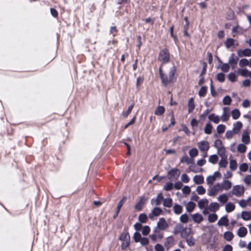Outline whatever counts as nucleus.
<instances>
[{
    "label": "nucleus",
    "instance_id": "obj_40",
    "mask_svg": "<svg viewBox=\"0 0 251 251\" xmlns=\"http://www.w3.org/2000/svg\"><path fill=\"white\" fill-rule=\"evenodd\" d=\"M217 150L218 154L222 157V158H226V154L225 152V149L224 148V147L217 149Z\"/></svg>",
    "mask_w": 251,
    "mask_h": 251
},
{
    "label": "nucleus",
    "instance_id": "obj_57",
    "mask_svg": "<svg viewBox=\"0 0 251 251\" xmlns=\"http://www.w3.org/2000/svg\"><path fill=\"white\" fill-rule=\"evenodd\" d=\"M244 183L247 185H250L251 184V176L250 175L246 176L244 178Z\"/></svg>",
    "mask_w": 251,
    "mask_h": 251
},
{
    "label": "nucleus",
    "instance_id": "obj_24",
    "mask_svg": "<svg viewBox=\"0 0 251 251\" xmlns=\"http://www.w3.org/2000/svg\"><path fill=\"white\" fill-rule=\"evenodd\" d=\"M208 200L206 199L201 200L198 202V206L200 209L205 208L208 204Z\"/></svg>",
    "mask_w": 251,
    "mask_h": 251
},
{
    "label": "nucleus",
    "instance_id": "obj_53",
    "mask_svg": "<svg viewBox=\"0 0 251 251\" xmlns=\"http://www.w3.org/2000/svg\"><path fill=\"white\" fill-rule=\"evenodd\" d=\"M237 166V162L234 160H231L229 162V168L232 170H235Z\"/></svg>",
    "mask_w": 251,
    "mask_h": 251
},
{
    "label": "nucleus",
    "instance_id": "obj_54",
    "mask_svg": "<svg viewBox=\"0 0 251 251\" xmlns=\"http://www.w3.org/2000/svg\"><path fill=\"white\" fill-rule=\"evenodd\" d=\"M226 129V126L224 125H220L217 127V131L219 134L223 133Z\"/></svg>",
    "mask_w": 251,
    "mask_h": 251
},
{
    "label": "nucleus",
    "instance_id": "obj_51",
    "mask_svg": "<svg viewBox=\"0 0 251 251\" xmlns=\"http://www.w3.org/2000/svg\"><path fill=\"white\" fill-rule=\"evenodd\" d=\"M226 158H223L221 159L219 163V165L220 167H223V168H226L227 164V161L226 159Z\"/></svg>",
    "mask_w": 251,
    "mask_h": 251
},
{
    "label": "nucleus",
    "instance_id": "obj_63",
    "mask_svg": "<svg viewBox=\"0 0 251 251\" xmlns=\"http://www.w3.org/2000/svg\"><path fill=\"white\" fill-rule=\"evenodd\" d=\"M234 134V132L233 130H228L226 132L225 136L227 139H230Z\"/></svg>",
    "mask_w": 251,
    "mask_h": 251
},
{
    "label": "nucleus",
    "instance_id": "obj_8",
    "mask_svg": "<svg viewBox=\"0 0 251 251\" xmlns=\"http://www.w3.org/2000/svg\"><path fill=\"white\" fill-rule=\"evenodd\" d=\"M221 177V174L219 172H216L212 175L206 177L207 184L208 185H212L217 178H220Z\"/></svg>",
    "mask_w": 251,
    "mask_h": 251
},
{
    "label": "nucleus",
    "instance_id": "obj_61",
    "mask_svg": "<svg viewBox=\"0 0 251 251\" xmlns=\"http://www.w3.org/2000/svg\"><path fill=\"white\" fill-rule=\"evenodd\" d=\"M186 242L188 246H192L195 244V240L194 237L191 236L190 238L186 239Z\"/></svg>",
    "mask_w": 251,
    "mask_h": 251
},
{
    "label": "nucleus",
    "instance_id": "obj_46",
    "mask_svg": "<svg viewBox=\"0 0 251 251\" xmlns=\"http://www.w3.org/2000/svg\"><path fill=\"white\" fill-rule=\"evenodd\" d=\"M188 216L186 214H182L180 217V221L182 223H187L188 222Z\"/></svg>",
    "mask_w": 251,
    "mask_h": 251
},
{
    "label": "nucleus",
    "instance_id": "obj_18",
    "mask_svg": "<svg viewBox=\"0 0 251 251\" xmlns=\"http://www.w3.org/2000/svg\"><path fill=\"white\" fill-rule=\"evenodd\" d=\"M241 217L244 221H250L251 220V211H244L241 213Z\"/></svg>",
    "mask_w": 251,
    "mask_h": 251
},
{
    "label": "nucleus",
    "instance_id": "obj_28",
    "mask_svg": "<svg viewBox=\"0 0 251 251\" xmlns=\"http://www.w3.org/2000/svg\"><path fill=\"white\" fill-rule=\"evenodd\" d=\"M219 204L216 202H211L209 206L210 210L213 212H215L219 210Z\"/></svg>",
    "mask_w": 251,
    "mask_h": 251
},
{
    "label": "nucleus",
    "instance_id": "obj_6",
    "mask_svg": "<svg viewBox=\"0 0 251 251\" xmlns=\"http://www.w3.org/2000/svg\"><path fill=\"white\" fill-rule=\"evenodd\" d=\"M120 240L122 242V248L123 249H126L130 243V237L128 233H122L119 238Z\"/></svg>",
    "mask_w": 251,
    "mask_h": 251
},
{
    "label": "nucleus",
    "instance_id": "obj_27",
    "mask_svg": "<svg viewBox=\"0 0 251 251\" xmlns=\"http://www.w3.org/2000/svg\"><path fill=\"white\" fill-rule=\"evenodd\" d=\"M233 234L230 231H226L224 233L223 237L227 241H230L233 238Z\"/></svg>",
    "mask_w": 251,
    "mask_h": 251
},
{
    "label": "nucleus",
    "instance_id": "obj_50",
    "mask_svg": "<svg viewBox=\"0 0 251 251\" xmlns=\"http://www.w3.org/2000/svg\"><path fill=\"white\" fill-rule=\"evenodd\" d=\"M214 147L217 148V149H221L223 148L224 147L222 145V142L220 139H217L215 140L214 142Z\"/></svg>",
    "mask_w": 251,
    "mask_h": 251
},
{
    "label": "nucleus",
    "instance_id": "obj_19",
    "mask_svg": "<svg viewBox=\"0 0 251 251\" xmlns=\"http://www.w3.org/2000/svg\"><path fill=\"white\" fill-rule=\"evenodd\" d=\"M243 126V124L241 122L237 121L233 125V130L234 133L238 134L240 132L241 129Z\"/></svg>",
    "mask_w": 251,
    "mask_h": 251
},
{
    "label": "nucleus",
    "instance_id": "obj_39",
    "mask_svg": "<svg viewBox=\"0 0 251 251\" xmlns=\"http://www.w3.org/2000/svg\"><path fill=\"white\" fill-rule=\"evenodd\" d=\"M189 154L191 157H194L198 155V151L196 148H193L189 151Z\"/></svg>",
    "mask_w": 251,
    "mask_h": 251
},
{
    "label": "nucleus",
    "instance_id": "obj_55",
    "mask_svg": "<svg viewBox=\"0 0 251 251\" xmlns=\"http://www.w3.org/2000/svg\"><path fill=\"white\" fill-rule=\"evenodd\" d=\"M248 165L247 163H243L240 165L239 170L242 172H245L248 170Z\"/></svg>",
    "mask_w": 251,
    "mask_h": 251
},
{
    "label": "nucleus",
    "instance_id": "obj_7",
    "mask_svg": "<svg viewBox=\"0 0 251 251\" xmlns=\"http://www.w3.org/2000/svg\"><path fill=\"white\" fill-rule=\"evenodd\" d=\"M197 146L199 150L204 153H206L209 149L210 146L208 142L202 140L197 143Z\"/></svg>",
    "mask_w": 251,
    "mask_h": 251
},
{
    "label": "nucleus",
    "instance_id": "obj_33",
    "mask_svg": "<svg viewBox=\"0 0 251 251\" xmlns=\"http://www.w3.org/2000/svg\"><path fill=\"white\" fill-rule=\"evenodd\" d=\"M195 107L194 100L193 98H190L188 103V112L191 113L194 109Z\"/></svg>",
    "mask_w": 251,
    "mask_h": 251
},
{
    "label": "nucleus",
    "instance_id": "obj_62",
    "mask_svg": "<svg viewBox=\"0 0 251 251\" xmlns=\"http://www.w3.org/2000/svg\"><path fill=\"white\" fill-rule=\"evenodd\" d=\"M216 77H217V80L221 82H224L225 79L224 74H223V73H218Z\"/></svg>",
    "mask_w": 251,
    "mask_h": 251
},
{
    "label": "nucleus",
    "instance_id": "obj_15",
    "mask_svg": "<svg viewBox=\"0 0 251 251\" xmlns=\"http://www.w3.org/2000/svg\"><path fill=\"white\" fill-rule=\"evenodd\" d=\"M237 54L239 57L251 56V50L250 49H245L244 50H240L237 51Z\"/></svg>",
    "mask_w": 251,
    "mask_h": 251
},
{
    "label": "nucleus",
    "instance_id": "obj_64",
    "mask_svg": "<svg viewBox=\"0 0 251 251\" xmlns=\"http://www.w3.org/2000/svg\"><path fill=\"white\" fill-rule=\"evenodd\" d=\"M155 251H165V249L162 245L160 244H157L154 246Z\"/></svg>",
    "mask_w": 251,
    "mask_h": 251
},
{
    "label": "nucleus",
    "instance_id": "obj_1",
    "mask_svg": "<svg viewBox=\"0 0 251 251\" xmlns=\"http://www.w3.org/2000/svg\"><path fill=\"white\" fill-rule=\"evenodd\" d=\"M176 71V68L173 66L170 68L168 72L163 74L162 67H160L159 69V75L163 85H166L169 83L172 82Z\"/></svg>",
    "mask_w": 251,
    "mask_h": 251
},
{
    "label": "nucleus",
    "instance_id": "obj_42",
    "mask_svg": "<svg viewBox=\"0 0 251 251\" xmlns=\"http://www.w3.org/2000/svg\"><path fill=\"white\" fill-rule=\"evenodd\" d=\"M197 192L201 195H204L206 192L205 188L202 186H199L196 188Z\"/></svg>",
    "mask_w": 251,
    "mask_h": 251
},
{
    "label": "nucleus",
    "instance_id": "obj_5",
    "mask_svg": "<svg viewBox=\"0 0 251 251\" xmlns=\"http://www.w3.org/2000/svg\"><path fill=\"white\" fill-rule=\"evenodd\" d=\"M245 192V187L242 185H235L233 186L231 194L237 197H242Z\"/></svg>",
    "mask_w": 251,
    "mask_h": 251
},
{
    "label": "nucleus",
    "instance_id": "obj_20",
    "mask_svg": "<svg viewBox=\"0 0 251 251\" xmlns=\"http://www.w3.org/2000/svg\"><path fill=\"white\" fill-rule=\"evenodd\" d=\"M247 229L244 226L239 227L237 232L238 236L241 238L245 237L247 235Z\"/></svg>",
    "mask_w": 251,
    "mask_h": 251
},
{
    "label": "nucleus",
    "instance_id": "obj_9",
    "mask_svg": "<svg viewBox=\"0 0 251 251\" xmlns=\"http://www.w3.org/2000/svg\"><path fill=\"white\" fill-rule=\"evenodd\" d=\"M238 205L244 208L247 206H251V197H248L247 199H241L238 201Z\"/></svg>",
    "mask_w": 251,
    "mask_h": 251
},
{
    "label": "nucleus",
    "instance_id": "obj_11",
    "mask_svg": "<svg viewBox=\"0 0 251 251\" xmlns=\"http://www.w3.org/2000/svg\"><path fill=\"white\" fill-rule=\"evenodd\" d=\"M241 141L243 143L245 144H249L251 142L250 132L247 130L243 131L242 136H241Z\"/></svg>",
    "mask_w": 251,
    "mask_h": 251
},
{
    "label": "nucleus",
    "instance_id": "obj_60",
    "mask_svg": "<svg viewBox=\"0 0 251 251\" xmlns=\"http://www.w3.org/2000/svg\"><path fill=\"white\" fill-rule=\"evenodd\" d=\"M141 235L139 232H135L133 235V239L136 242H139L141 238Z\"/></svg>",
    "mask_w": 251,
    "mask_h": 251
},
{
    "label": "nucleus",
    "instance_id": "obj_3",
    "mask_svg": "<svg viewBox=\"0 0 251 251\" xmlns=\"http://www.w3.org/2000/svg\"><path fill=\"white\" fill-rule=\"evenodd\" d=\"M170 53L167 49L161 50L159 54L158 60L162 63H167L170 60Z\"/></svg>",
    "mask_w": 251,
    "mask_h": 251
},
{
    "label": "nucleus",
    "instance_id": "obj_35",
    "mask_svg": "<svg viewBox=\"0 0 251 251\" xmlns=\"http://www.w3.org/2000/svg\"><path fill=\"white\" fill-rule=\"evenodd\" d=\"M231 116H232V118L233 119L236 120L238 118H239V117H240V112L239 111V110H238L237 109H234L232 111V112H231Z\"/></svg>",
    "mask_w": 251,
    "mask_h": 251
},
{
    "label": "nucleus",
    "instance_id": "obj_14",
    "mask_svg": "<svg viewBox=\"0 0 251 251\" xmlns=\"http://www.w3.org/2000/svg\"><path fill=\"white\" fill-rule=\"evenodd\" d=\"M179 175V171L177 169H174L168 173V177L170 179H176Z\"/></svg>",
    "mask_w": 251,
    "mask_h": 251
},
{
    "label": "nucleus",
    "instance_id": "obj_23",
    "mask_svg": "<svg viewBox=\"0 0 251 251\" xmlns=\"http://www.w3.org/2000/svg\"><path fill=\"white\" fill-rule=\"evenodd\" d=\"M246 145L247 144L243 143L238 144L237 147V152L240 153H244L246 151L247 149Z\"/></svg>",
    "mask_w": 251,
    "mask_h": 251
},
{
    "label": "nucleus",
    "instance_id": "obj_32",
    "mask_svg": "<svg viewBox=\"0 0 251 251\" xmlns=\"http://www.w3.org/2000/svg\"><path fill=\"white\" fill-rule=\"evenodd\" d=\"M208 119L211 121L214 122L215 124H218L220 121V118L219 116H216L214 114H211L209 115Z\"/></svg>",
    "mask_w": 251,
    "mask_h": 251
},
{
    "label": "nucleus",
    "instance_id": "obj_21",
    "mask_svg": "<svg viewBox=\"0 0 251 251\" xmlns=\"http://www.w3.org/2000/svg\"><path fill=\"white\" fill-rule=\"evenodd\" d=\"M235 209V205L233 202H229L225 205V210L227 213L232 212Z\"/></svg>",
    "mask_w": 251,
    "mask_h": 251
},
{
    "label": "nucleus",
    "instance_id": "obj_47",
    "mask_svg": "<svg viewBox=\"0 0 251 251\" xmlns=\"http://www.w3.org/2000/svg\"><path fill=\"white\" fill-rule=\"evenodd\" d=\"M231 101V99L229 96L225 97L223 100L224 105H229Z\"/></svg>",
    "mask_w": 251,
    "mask_h": 251
},
{
    "label": "nucleus",
    "instance_id": "obj_25",
    "mask_svg": "<svg viewBox=\"0 0 251 251\" xmlns=\"http://www.w3.org/2000/svg\"><path fill=\"white\" fill-rule=\"evenodd\" d=\"M194 182L197 184H201L204 182V178L202 176L196 175L193 177Z\"/></svg>",
    "mask_w": 251,
    "mask_h": 251
},
{
    "label": "nucleus",
    "instance_id": "obj_59",
    "mask_svg": "<svg viewBox=\"0 0 251 251\" xmlns=\"http://www.w3.org/2000/svg\"><path fill=\"white\" fill-rule=\"evenodd\" d=\"M221 70L224 72H227L229 70V65L228 63H224L221 67Z\"/></svg>",
    "mask_w": 251,
    "mask_h": 251
},
{
    "label": "nucleus",
    "instance_id": "obj_26",
    "mask_svg": "<svg viewBox=\"0 0 251 251\" xmlns=\"http://www.w3.org/2000/svg\"><path fill=\"white\" fill-rule=\"evenodd\" d=\"M217 200L220 202L225 204L227 201L228 198L226 194H223L218 196Z\"/></svg>",
    "mask_w": 251,
    "mask_h": 251
},
{
    "label": "nucleus",
    "instance_id": "obj_13",
    "mask_svg": "<svg viewBox=\"0 0 251 251\" xmlns=\"http://www.w3.org/2000/svg\"><path fill=\"white\" fill-rule=\"evenodd\" d=\"M221 187L222 191L223 190L228 191L232 187V182L227 179H224L221 184Z\"/></svg>",
    "mask_w": 251,
    "mask_h": 251
},
{
    "label": "nucleus",
    "instance_id": "obj_38",
    "mask_svg": "<svg viewBox=\"0 0 251 251\" xmlns=\"http://www.w3.org/2000/svg\"><path fill=\"white\" fill-rule=\"evenodd\" d=\"M163 205L165 207H170L172 205V200L168 198L164 200Z\"/></svg>",
    "mask_w": 251,
    "mask_h": 251
},
{
    "label": "nucleus",
    "instance_id": "obj_45",
    "mask_svg": "<svg viewBox=\"0 0 251 251\" xmlns=\"http://www.w3.org/2000/svg\"><path fill=\"white\" fill-rule=\"evenodd\" d=\"M150 230V227L148 226H145L142 228V234L143 235H147L149 234Z\"/></svg>",
    "mask_w": 251,
    "mask_h": 251
},
{
    "label": "nucleus",
    "instance_id": "obj_4",
    "mask_svg": "<svg viewBox=\"0 0 251 251\" xmlns=\"http://www.w3.org/2000/svg\"><path fill=\"white\" fill-rule=\"evenodd\" d=\"M222 191L221 183H218L208 188L207 195L210 197H214L217 194Z\"/></svg>",
    "mask_w": 251,
    "mask_h": 251
},
{
    "label": "nucleus",
    "instance_id": "obj_43",
    "mask_svg": "<svg viewBox=\"0 0 251 251\" xmlns=\"http://www.w3.org/2000/svg\"><path fill=\"white\" fill-rule=\"evenodd\" d=\"M218 160V157L217 155H210L208 159L209 162L212 164L216 163Z\"/></svg>",
    "mask_w": 251,
    "mask_h": 251
},
{
    "label": "nucleus",
    "instance_id": "obj_37",
    "mask_svg": "<svg viewBox=\"0 0 251 251\" xmlns=\"http://www.w3.org/2000/svg\"><path fill=\"white\" fill-rule=\"evenodd\" d=\"M218 219V216L215 213L210 214L208 216V220L210 223L215 222Z\"/></svg>",
    "mask_w": 251,
    "mask_h": 251
},
{
    "label": "nucleus",
    "instance_id": "obj_41",
    "mask_svg": "<svg viewBox=\"0 0 251 251\" xmlns=\"http://www.w3.org/2000/svg\"><path fill=\"white\" fill-rule=\"evenodd\" d=\"M126 198V197H124L122 199L118 202L117 207V214L119 213L120 210L121 208L123 206V204L125 203Z\"/></svg>",
    "mask_w": 251,
    "mask_h": 251
},
{
    "label": "nucleus",
    "instance_id": "obj_31",
    "mask_svg": "<svg viewBox=\"0 0 251 251\" xmlns=\"http://www.w3.org/2000/svg\"><path fill=\"white\" fill-rule=\"evenodd\" d=\"M195 207L196 204L192 201L188 202L186 204V210L188 212H191L195 209Z\"/></svg>",
    "mask_w": 251,
    "mask_h": 251
},
{
    "label": "nucleus",
    "instance_id": "obj_30",
    "mask_svg": "<svg viewBox=\"0 0 251 251\" xmlns=\"http://www.w3.org/2000/svg\"><path fill=\"white\" fill-rule=\"evenodd\" d=\"M165 108L162 106H158L154 111V114L157 116H160L164 114Z\"/></svg>",
    "mask_w": 251,
    "mask_h": 251
},
{
    "label": "nucleus",
    "instance_id": "obj_10",
    "mask_svg": "<svg viewBox=\"0 0 251 251\" xmlns=\"http://www.w3.org/2000/svg\"><path fill=\"white\" fill-rule=\"evenodd\" d=\"M157 227L160 230H165L168 226L169 225L163 218H160L157 223Z\"/></svg>",
    "mask_w": 251,
    "mask_h": 251
},
{
    "label": "nucleus",
    "instance_id": "obj_34",
    "mask_svg": "<svg viewBox=\"0 0 251 251\" xmlns=\"http://www.w3.org/2000/svg\"><path fill=\"white\" fill-rule=\"evenodd\" d=\"M250 59L248 60L246 58L241 59L239 62V65L241 67H244L247 66H249Z\"/></svg>",
    "mask_w": 251,
    "mask_h": 251
},
{
    "label": "nucleus",
    "instance_id": "obj_49",
    "mask_svg": "<svg viewBox=\"0 0 251 251\" xmlns=\"http://www.w3.org/2000/svg\"><path fill=\"white\" fill-rule=\"evenodd\" d=\"M228 78L231 82H235L236 81L237 76L235 74L230 73L228 75Z\"/></svg>",
    "mask_w": 251,
    "mask_h": 251
},
{
    "label": "nucleus",
    "instance_id": "obj_44",
    "mask_svg": "<svg viewBox=\"0 0 251 251\" xmlns=\"http://www.w3.org/2000/svg\"><path fill=\"white\" fill-rule=\"evenodd\" d=\"M138 220L141 223H145L147 222L148 218L145 214H141L139 216Z\"/></svg>",
    "mask_w": 251,
    "mask_h": 251
},
{
    "label": "nucleus",
    "instance_id": "obj_2",
    "mask_svg": "<svg viewBox=\"0 0 251 251\" xmlns=\"http://www.w3.org/2000/svg\"><path fill=\"white\" fill-rule=\"evenodd\" d=\"M175 234L180 233L182 238H187L192 233V227H184L183 225L180 224H177L176 225L174 229Z\"/></svg>",
    "mask_w": 251,
    "mask_h": 251
},
{
    "label": "nucleus",
    "instance_id": "obj_58",
    "mask_svg": "<svg viewBox=\"0 0 251 251\" xmlns=\"http://www.w3.org/2000/svg\"><path fill=\"white\" fill-rule=\"evenodd\" d=\"M237 59L233 57V54H232L229 58L228 60V64H230L231 65H235L237 64Z\"/></svg>",
    "mask_w": 251,
    "mask_h": 251
},
{
    "label": "nucleus",
    "instance_id": "obj_16",
    "mask_svg": "<svg viewBox=\"0 0 251 251\" xmlns=\"http://www.w3.org/2000/svg\"><path fill=\"white\" fill-rule=\"evenodd\" d=\"M237 73L243 77L249 76L251 78V71H249L247 69H238Z\"/></svg>",
    "mask_w": 251,
    "mask_h": 251
},
{
    "label": "nucleus",
    "instance_id": "obj_36",
    "mask_svg": "<svg viewBox=\"0 0 251 251\" xmlns=\"http://www.w3.org/2000/svg\"><path fill=\"white\" fill-rule=\"evenodd\" d=\"M174 211L175 214H179L182 212V207L181 205L176 204H175L174 207Z\"/></svg>",
    "mask_w": 251,
    "mask_h": 251
},
{
    "label": "nucleus",
    "instance_id": "obj_52",
    "mask_svg": "<svg viewBox=\"0 0 251 251\" xmlns=\"http://www.w3.org/2000/svg\"><path fill=\"white\" fill-rule=\"evenodd\" d=\"M234 18V13L232 10H229L228 11L226 14V19L228 20H232Z\"/></svg>",
    "mask_w": 251,
    "mask_h": 251
},
{
    "label": "nucleus",
    "instance_id": "obj_48",
    "mask_svg": "<svg viewBox=\"0 0 251 251\" xmlns=\"http://www.w3.org/2000/svg\"><path fill=\"white\" fill-rule=\"evenodd\" d=\"M212 126L210 124H207L204 127V132L209 134L211 133Z\"/></svg>",
    "mask_w": 251,
    "mask_h": 251
},
{
    "label": "nucleus",
    "instance_id": "obj_29",
    "mask_svg": "<svg viewBox=\"0 0 251 251\" xmlns=\"http://www.w3.org/2000/svg\"><path fill=\"white\" fill-rule=\"evenodd\" d=\"M228 223V219L225 217L224 216L220 218V219L218 222V225L220 226H227Z\"/></svg>",
    "mask_w": 251,
    "mask_h": 251
},
{
    "label": "nucleus",
    "instance_id": "obj_12",
    "mask_svg": "<svg viewBox=\"0 0 251 251\" xmlns=\"http://www.w3.org/2000/svg\"><path fill=\"white\" fill-rule=\"evenodd\" d=\"M162 210L159 207L154 208L149 214V217L151 219H153L154 217H157L162 213Z\"/></svg>",
    "mask_w": 251,
    "mask_h": 251
},
{
    "label": "nucleus",
    "instance_id": "obj_22",
    "mask_svg": "<svg viewBox=\"0 0 251 251\" xmlns=\"http://www.w3.org/2000/svg\"><path fill=\"white\" fill-rule=\"evenodd\" d=\"M192 218L193 221L196 223H200L203 221V217L199 213H196L192 215Z\"/></svg>",
    "mask_w": 251,
    "mask_h": 251
},
{
    "label": "nucleus",
    "instance_id": "obj_17",
    "mask_svg": "<svg viewBox=\"0 0 251 251\" xmlns=\"http://www.w3.org/2000/svg\"><path fill=\"white\" fill-rule=\"evenodd\" d=\"M146 201V199L144 197L141 198L139 201L134 206V208L135 210L137 211H140L143 207Z\"/></svg>",
    "mask_w": 251,
    "mask_h": 251
},
{
    "label": "nucleus",
    "instance_id": "obj_56",
    "mask_svg": "<svg viewBox=\"0 0 251 251\" xmlns=\"http://www.w3.org/2000/svg\"><path fill=\"white\" fill-rule=\"evenodd\" d=\"M234 40L231 38L227 39L225 45L226 48H229L233 45Z\"/></svg>",
    "mask_w": 251,
    "mask_h": 251
}]
</instances>
